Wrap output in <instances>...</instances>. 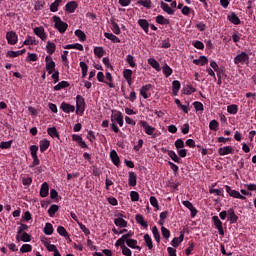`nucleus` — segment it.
<instances>
[{"instance_id": "1", "label": "nucleus", "mask_w": 256, "mask_h": 256, "mask_svg": "<svg viewBox=\"0 0 256 256\" xmlns=\"http://www.w3.org/2000/svg\"><path fill=\"white\" fill-rule=\"evenodd\" d=\"M53 21H54V27L55 29H57V31H59V33H65V31H67V27H69V25L65 22H63V20H61V17L59 16H53Z\"/></svg>"}, {"instance_id": "2", "label": "nucleus", "mask_w": 256, "mask_h": 256, "mask_svg": "<svg viewBox=\"0 0 256 256\" xmlns=\"http://www.w3.org/2000/svg\"><path fill=\"white\" fill-rule=\"evenodd\" d=\"M249 54L247 52H241L234 58V65H249Z\"/></svg>"}, {"instance_id": "3", "label": "nucleus", "mask_w": 256, "mask_h": 256, "mask_svg": "<svg viewBox=\"0 0 256 256\" xmlns=\"http://www.w3.org/2000/svg\"><path fill=\"white\" fill-rule=\"evenodd\" d=\"M110 119H111V123H117L119 127H123L124 121H123V113H121V111L112 110Z\"/></svg>"}, {"instance_id": "4", "label": "nucleus", "mask_w": 256, "mask_h": 256, "mask_svg": "<svg viewBox=\"0 0 256 256\" xmlns=\"http://www.w3.org/2000/svg\"><path fill=\"white\" fill-rule=\"evenodd\" d=\"M85 112V98L81 95L76 96V113L77 115H83Z\"/></svg>"}, {"instance_id": "5", "label": "nucleus", "mask_w": 256, "mask_h": 256, "mask_svg": "<svg viewBox=\"0 0 256 256\" xmlns=\"http://www.w3.org/2000/svg\"><path fill=\"white\" fill-rule=\"evenodd\" d=\"M139 125H141V127H143L146 135H150V137H152V139H155V137H156L155 127H152L151 125H149V123H147V121H145V120H140Z\"/></svg>"}, {"instance_id": "6", "label": "nucleus", "mask_w": 256, "mask_h": 256, "mask_svg": "<svg viewBox=\"0 0 256 256\" xmlns=\"http://www.w3.org/2000/svg\"><path fill=\"white\" fill-rule=\"evenodd\" d=\"M226 192L228 193V195L230 197H233V199H241V201H245V199H247V197H245L243 194H241L239 191L237 190H233L231 188V186L226 185L225 186Z\"/></svg>"}, {"instance_id": "7", "label": "nucleus", "mask_w": 256, "mask_h": 256, "mask_svg": "<svg viewBox=\"0 0 256 256\" xmlns=\"http://www.w3.org/2000/svg\"><path fill=\"white\" fill-rule=\"evenodd\" d=\"M45 63H46V71H48V75H52V73H55V61H53V57L51 55L45 57Z\"/></svg>"}, {"instance_id": "8", "label": "nucleus", "mask_w": 256, "mask_h": 256, "mask_svg": "<svg viewBox=\"0 0 256 256\" xmlns=\"http://www.w3.org/2000/svg\"><path fill=\"white\" fill-rule=\"evenodd\" d=\"M212 221L214 223L215 228L218 230L219 235L223 237L225 235V230H223V222H221L219 216H213Z\"/></svg>"}, {"instance_id": "9", "label": "nucleus", "mask_w": 256, "mask_h": 256, "mask_svg": "<svg viewBox=\"0 0 256 256\" xmlns=\"http://www.w3.org/2000/svg\"><path fill=\"white\" fill-rule=\"evenodd\" d=\"M235 153V149L233 146H224L218 149V155L224 157V155H233Z\"/></svg>"}, {"instance_id": "10", "label": "nucleus", "mask_w": 256, "mask_h": 256, "mask_svg": "<svg viewBox=\"0 0 256 256\" xmlns=\"http://www.w3.org/2000/svg\"><path fill=\"white\" fill-rule=\"evenodd\" d=\"M34 34H36L42 41H47V33H45V28H43V26L34 28Z\"/></svg>"}, {"instance_id": "11", "label": "nucleus", "mask_w": 256, "mask_h": 256, "mask_svg": "<svg viewBox=\"0 0 256 256\" xmlns=\"http://www.w3.org/2000/svg\"><path fill=\"white\" fill-rule=\"evenodd\" d=\"M182 205L186 207V209H189L191 213V217H195L197 215V208L193 206V203H191L189 200L182 201Z\"/></svg>"}, {"instance_id": "12", "label": "nucleus", "mask_w": 256, "mask_h": 256, "mask_svg": "<svg viewBox=\"0 0 256 256\" xmlns=\"http://www.w3.org/2000/svg\"><path fill=\"white\" fill-rule=\"evenodd\" d=\"M114 224L116 227H120V229H125V227H127V221L123 219V214L117 215V218L114 220Z\"/></svg>"}, {"instance_id": "13", "label": "nucleus", "mask_w": 256, "mask_h": 256, "mask_svg": "<svg viewBox=\"0 0 256 256\" xmlns=\"http://www.w3.org/2000/svg\"><path fill=\"white\" fill-rule=\"evenodd\" d=\"M6 39L9 45H16L18 40L17 33L13 31L7 32Z\"/></svg>"}, {"instance_id": "14", "label": "nucleus", "mask_w": 256, "mask_h": 256, "mask_svg": "<svg viewBox=\"0 0 256 256\" xmlns=\"http://www.w3.org/2000/svg\"><path fill=\"white\" fill-rule=\"evenodd\" d=\"M123 77L126 79V83L128 85H133V70L131 69H124Z\"/></svg>"}, {"instance_id": "15", "label": "nucleus", "mask_w": 256, "mask_h": 256, "mask_svg": "<svg viewBox=\"0 0 256 256\" xmlns=\"http://www.w3.org/2000/svg\"><path fill=\"white\" fill-rule=\"evenodd\" d=\"M16 241H23V243H30L31 241V235H29L27 232L18 233L16 235Z\"/></svg>"}, {"instance_id": "16", "label": "nucleus", "mask_w": 256, "mask_h": 256, "mask_svg": "<svg viewBox=\"0 0 256 256\" xmlns=\"http://www.w3.org/2000/svg\"><path fill=\"white\" fill-rule=\"evenodd\" d=\"M77 7H79V4L77 1H70L65 6L66 13H75Z\"/></svg>"}, {"instance_id": "17", "label": "nucleus", "mask_w": 256, "mask_h": 256, "mask_svg": "<svg viewBox=\"0 0 256 256\" xmlns=\"http://www.w3.org/2000/svg\"><path fill=\"white\" fill-rule=\"evenodd\" d=\"M228 21H230V23H232L233 25H241V19H239V16H237V14L235 12H231L228 16H227Z\"/></svg>"}, {"instance_id": "18", "label": "nucleus", "mask_w": 256, "mask_h": 256, "mask_svg": "<svg viewBox=\"0 0 256 256\" xmlns=\"http://www.w3.org/2000/svg\"><path fill=\"white\" fill-rule=\"evenodd\" d=\"M61 109L64 113H75V106L66 102H62Z\"/></svg>"}, {"instance_id": "19", "label": "nucleus", "mask_w": 256, "mask_h": 256, "mask_svg": "<svg viewBox=\"0 0 256 256\" xmlns=\"http://www.w3.org/2000/svg\"><path fill=\"white\" fill-rule=\"evenodd\" d=\"M127 247H130V249H137L138 251H141V246L138 245V242L136 239L130 238L129 240H126Z\"/></svg>"}, {"instance_id": "20", "label": "nucleus", "mask_w": 256, "mask_h": 256, "mask_svg": "<svg viewBox=\"0 0 256 256\" xmlns=\"http://www.w3.org/2000/svg\"><path fill=\"white\" fill-rule=\"evenodd\" d=\"M138 25L139 27H141V29H143V31L148 34L149 33V21H147V19H139L138 20Z\"/></svg>"}, {"instance_id": "21", "label": "nucleus", "mask_w": 256, "mask_h": 256, "mask_svg": "<svg viewBox=\"0 0 256 256\" xmlns=\"http://www.w3.org/2000/svg\"><path fill=\"white\" fill-rule=\"evenodd\" d=\"M128 175L129 187H135V185H137V174H135V172H129Z\"/></svg>"}, {"instance_id": "22", "label": "nucleus", "mask_w": 256, "mask_h": 256, "mask_svg": "<svg viewBox=\"0 0 256 256\" xmlns=\"http://www.w3.org/2000/svg\"><path fill=\"white\" fill-rule=\"evenodd\" d=\"M239 217L235 215V210L233 208H230L228 210V221L231 225H233L236 221H238Z\"/></svg>"}, {"instance_id": "23", "label": "nucleus", "mask_w": 256, "mask_h": 256, "mask_svg": "<svg viewBox=\"0 0 256 256\" xmlns=\"http://www.w3.org/2000/svg\"><path fill=\"white\" fill-rule=\"evenodd\" d=\"M151 90V84L143 85L140 88V95L143 97V99H149V95L147 94V91Z\"/></svg>"}, {"instance_id": "24", "label": "nucleus", "mask_w": 256, "mask_h": 256, "mask_svg": "<svg viewBox=\"0 0 256 256\" xmlns=\"http://www.w3.org/2000/svg\"><path fill=\"white\" fill-rule=\"evenodd\" d=\"M110 158L112 163H114V165H116V167H119L121 161L119 160V155L117 154V152L115 150H112L110 152Z\"/></svg>"}, {"instance_id": "25", "label": "nucleus", "mask_w": 256, "mask_h": 256, "mask_svg": "<svg viewBox=\"0 0 256 256\" xmlns=\"http://www.w3.org/2000/svg\"><path fill=\"white\" fill-rule=\"evenodd\" d=\"M49 195V184L47 182L42 183L40 188V197H47Z\"/></svg>"}, {"instance_id": "26", "label": "nucleus", "mask_w": 256, "mask_h": 256, "mask_svg": "<svg viewBox=\"0 0 256 256\" xmlns=\"http://www.w3.org/2000/svg\"><path fill=\"white\" fill-rule=\"evenodd\" d=\"M136 223H138V225H141V227H144L145 229L149 227V224L147 223V221H145V218H143V215L141 214L136 215Z\"/></svg>"}, {"instance_id": "27", "label": "nucleus", "mask_w": 256, "mask_h": 256, "mask_svg": "<svg viewBox=\"0 0 256 256\" xmlns=\"http://www.w3.org/2000/svg\"><path fill=\"white\" fill-rule=\"evenodd\" d=\"M148 64L152 67V69H155V71H161V65L155 58H149L148 59Z\"/></svg>"}, {"instance_id": "28", "label": "nucleus", "mask_w": 256, "mask_h": 256, "mask_svg": "<svg viewBox=\"0 0 256 256\" xmlns=\"http://www.w3.org/2000/svg\"><path fill=\"white\" fill-rule=\"evenodd\" d=\"M180 89H181V82H179L178 80H174L172 82V93L175 97L176 95H178Z\"/></svg>"}, {"instance_id": "29", "label": "nucleus", "mask_w": 256, "mask_h": 256, "mask_svg": "<svg viewBox=\"0 0 256 256\" xmlns=\"http://www.w3.org/2000/svg\"><path fill=\"white\" fill-rule=\"evenodd\" d=\"M51 145V142H49V140L47 139H43L40 141V151L41 153H45V151H47L49 149Z\"/></svg>"}, {"instance_id": "30", "label": "nucleus", "mask_w": 256, "mask_h": 256, "mask_svg": "<svg viewBox=\"0 0 256 256\" xmlns=\"http://www.w3.org/2000/svg\"><path fill=\"white\" fill-rule=\"evenodd\" d=\"M183 239H185V234L181 233L179 237H175L172 240V247H179L181 243H183Z\"/></svg>"}, {"instance_id": "31", "label": "nucleus", "mask_w": 256, "mask_h": 256, "mask_svg": "<svg viewBox=\"0 0 256 256\" xmlns=\"http://www.w3.org/2000/svg\"><path fill=\"white\" fill-rule=\"evenodd\" d=\"M104 37H106V39H109L110 41H112V43H121V39H119V37H117L113 33L105 32Z\"/></svg>"}, {"instance_id": "32", "label": "nucleus", "mask_w": 256, "mask_h": 256, "mask_svg": "<svg viewBox=\"0 0 256 256\" xmlns=\"http://www.w3.org/2000/svg\"><path fill=\"white\" fill-rule=\"evenodd\" d=\"M69 87V82L68 81H61L57 85L54 86L53 90L54 91H61V89H67Z\"/></svg>"}, {"instance_id": "33", "label": "nucleus", "mask_w": 256, "mask_h": 256, "mask_svg": "<svg viewBox=\"0 0 256 256\" xmlns=\"http://www.w3.org/2000/svg\"><path fill=\"white\" fill-rule=\"evenodd\" d=\"M194 65H207L209 60L205 56H200L198 59L193 60Z\"/></svg>"}, {"instance_id": "34", "label": "nucleus", "mask_w": 256, "mask_h": 256, "mask_svg": "<svg viewBox=\"0 0 256 256\" xmlns=\"http://www.w3.org/2000/svg\"><path fill=\"white\" fill-rule=\"evenodd\" d=\"M55 49H57V46L55 43L48 41L46 45V51L49 55H53L55 53Z\"/></svg>"}, {"instance_id": "35", "label": "nucleus", "mask_w": 256, "mask_h": 256, "mask_svg": "<svg viewBox=\"0 0 256 256\" xmlns=\"http://www.w3.org/2000/svg\"><path fill=\"white\" fill-rule=\"evenodd\" d=\"M161 9H163L165 11V13H167L168 15H173L175 13V10L172 9L171 7H169V4L165 3V2H161L160 4Z\"/></svg>"}, {"instance_id": "36", "label": "nucleus", "mask_w": 256, "mask_h": 256, "mask_svg": "<svg viewBox=\"0 0 256 256\" xmlns=\"http://www.w3.org/2000/svg\"><path fill=\"white\" fill-rule=\"evenodd\" d=\"M57 233H58V235H60L61 237H64L65 239H69V232H67V229H65V227H63V226H58V228H57Z\"/></svg>"}, {"instance_id": "37", "label": "nucleus", "mask_w": 256, "mask_h": 256, "mask_svg": "<svg viewBox=\"0 0 256 256\" xmlns=\"http://www.w3.org/2000/svg\"><path fill=\"white\" fill-rule=\"evenodd\" d=\"M63 2V0H55L51 5H50V11L52 13H57V11H59V5H61V3Z\"/></svg>"}, {"instance_id": "38", "label": "nucleus", "mask_w": 256, "mask_h": 256, "mask_svg": "<svg viewBox=\"0 0 256 256\" xmlns=\"http://www.w3.org/2000/svg\"><path fill=\"white\" fill-rule=\"evenodd\" d=\"M24 45H39V40L33 36H28L23 43Z\"/></svg>"}, {"instance_id": "39", "label": "nucleus", "mask_w": 256, "mask_h": 256, "mask_svg": "<svg viewBox=\"0 0 256 256\" xmlns=\"http://www.w3.org/2000/svg\"><path fill=\"white\" fill-rule=\"evenodd\" d=\"M47 133L50 137H52V139H59V132H57V128L55 127H51V128H47Z\"/></svg>"}, {"instance_id": "40", "label": "nucleus", "mask_w": 256, "mask_h": 256, "mask_svg": "<svg viewBox=\"0 0 256 256\" xmlns=\"http://www.w3.org/2000/svg\"><path fill=\"white\" fill-rule=\"evenodd\" d=\"M152 235L157 243H161V234L159 233L157 226L152 227Z\"/></svg>"}, {"instance_id": "41", "label": "nucleus", "mask_w": 256, "mask_h": 256, "mask_svg": "<svg viewBox=\"0 0 256 256\" xmlns=\"http://www.w3.org/2000/svg\"><path fill=\"white\" fill-rule=\"evenodd\" d=\"M144 241L146 243V247L151 251L153 249V239L149 234L144 235Z\"/></svg>"}, {"instance_id": "42", "label": "nucleus", "mask_w": 256, "mask_h": 256, "mask_svg": "<svg viewBox=\"0 0 256 256\" xmlns=\"http://www.w3.org/2000/svg\"><path fill=\"white\" fill-rule=\"evenodd\" d=\"M162 71L165 77H171V75H173V69H171L167 63L163 65Z\"/></svg>"}, {"instance_id": "43", "label": "nucleus", "mask_w": 256, "mask_h": 256, "mask_svg": "<svg viewBox=\"0 0 256 256\" xmlns=\"http://www.w3.org/2000/svg\"><path fill=\"white\" fill-rule=\"evenodd\" d=\"M138 5H142L145 9H151L153 7V2L151 0H139L137 1Z\"/></svg>"}, {"instance_id": "44", "label": "nucleus", "mask_w": 256, "mask_h": 256, "mask_svg": "<svg viewBox=\"0 0 256 256\" xmlns=\"http://www.w3.org/2000/svg\"><path fill=\"white\" fill-rule=\"evenodd\" d=\"M106 85L110 87V89H113L115 87V84H113V76L111 75V72L106 73Z\"/></svg>"}, {"instance_id": "45", "label": "nucleus", "mask_w": 256, "mask_h": 256, "mask_svg": "<svg viewBox=\"0 0 256 256\" xmlns=\"http://www.w3.org/2000/svg\"><path fill=\"white\" fill-rule=\"evenodd\" d=\"M156 23L159 25H169L170 21L167 18H164L163 15H158L156 17Z\"/></svg>"}, {"instance_id": "46", "label": "nucleus", "mask_w": 256, "mask_h": 256, "mask_svg": "<svg viewBox=\"0 0 256 256\" xmlns=\"http://www.w3.org/2000/svg\"><path fill=\"white\" fill-rule=\"evenodd\" d=\"M64 49H76L77 51H83V46L80 43L68 44L64 46Z\"/></svg>"}, {"instance_id": "47", "label": "nucleus", "mask_w": 256, "mask_h": 256, "mask_svg": "<svg viewBox=\"0 0 256 256\" xmlns=\"http://www.w3.org/2000/svg\"><path fill=\"white\" fill-rule=\"evenodd\" d=\"M59 211V206L53 204L48 209V215L49 217H55V214Z\"/></svg>"}, {"instance_id": "48", "label": "nucleus", "mask_w": 256, "mask_h": 256, "mask_svg": "<svg viewBox=\"0 0 256 256\" xmlns=\"http://www.w3.org/2000/svg\"><path fill=\"white\" fill-rule=\"evenodd\" d=\"M126 62L132 68L137 67V63H135V57H133V55H131V54H128L126 56Z\"/></svg>"}, {"instance_id": "49", "label": "nucleus", "mask_w": 256, "mask_h": 256, "mask_svg": "<svg viewBox=\"0 0 256 256\" xmlns=\"http://www.w3.org/2000/svg\"><path fill=\"white\" fill-rule=\"evenodd\" d=\"M168 155L172 159V161H174L175 163H181V158H179V156L177 155V153H175V151L173 150L168 151Z\"/></svg>"}, {"instance_id": "50", "label": "nucleus", "mask_w": 256, "mask_h": 256, "mask_svg": "<svg viewBox=\"0 0 256 256\" xmlns=\"http://www.w3.org/2000/svg\"><path fill=\"white\" fill-rule=\"evenodd\" d=\"M33 251V246L31 244H23L20 248V253H31Z\"/></svg>"}, {"instance_id": "51", "label": "nucleus", "mask_w": 256, "mask_h": 256, "mask_svg": "<svg viewBox=\"0 0 256 256\" xmlns=\"http://www.w3.org/2000/svg\"><path fill=\"white\" fill-rule=\"evenodd\" d=\"M94 55H96V57L101 59V57H103L105 55V50L103 49V47H95Z\"/></svg>"}, {"instance_id": "52", "label": "nucleus", "mask_w": 256, "mask_h": 256, "mask_svg": "<svg viewBox=\"0 0 256 256\" xmlns=\"http://www.w3.org/2000/svg\"><path fill=\"white\" fill-rule=\"evenodd\" d=\"M210 131H219V122L217 120H211L209 123Z\"/></svg>"}, {"instance_id": "53", "label": "nucleus", "mask_w": 256, "mask_h": 256, "mask_svg": "<svg viewBox=\"0 0 256 256\" xmlns=\"http://www.w3.org/2000/svg\"><path fill=\"white\" fill-rule=\"evenodd\" d=\"M197 91L192 85H188L183 89L184 95H193Z\"/></svg>"}, {"instance_id": "54", "label": "nucleus", "mask_w": 256, "mask_h": 256, "mask_svg": "<svg viewBox=\"0 0 256 256\" xmlns=\"http://www.w3.org/2000/svg\"><path fill=\"white\" fill-rule=\"evenodd\" d=\"M44 234L45 235H53V224H51V223L45 224Z\"/></svg>"}, {"instance_id": "55", "label": "nucleus", "mask_w": 256, "mask_h": 256, "mask_svg": "<svg viewBox=\"0 0 256 256\" xmlns=\"http://www.w3.org/2000/svg\"><path fill=\"white\" fill-rule=\"evenodd\" d=\"M75 35L76 37H78V39H80V41H85L87 39V35H85V32H83V30H76Z\"/></svg>"}, {"instance_id": "56", "label": "nucleus", "mask_w": 256, "mask_h": 256, "mask_svg": "<svg viewBox=\"0 0 256 256\" xmlns=\"http://www.w3.org/2000/svg\"><path fill=\"white\" fill-rule=\"evenodd\" d=\"M237 111H238L237 105L232 104L227 106V112L230 113V115H237Z\"/></svg>"}, {"instance_id": "57", "label": "nucleus", "mask_w": 256, "mask_h": 256, "mask_svg": "<svg viewBox=\"0 0 256 256\" xmlns=\"http://www.w3.org/2000/svg\"><path fill=\"white\" fill-rule=\"evenodd\" d=\"M125 243H127V240L122 236L115 242V247H121V249H123V247H125Z\"/></svg>"}, {"instance_id": "58", "label": "nucleus", "mask_w": 256, "mask_h": 256, "mask_svg": "<svg viewBox=\"0 0 256 256\" xmlns=\"http://www.w3.org/2000/svg\"><path fill=\"white\" fill-rule=\"evenodd\" d=\"M112 31L115 35H121V28L117 22H112Z\"/></svg>"}, {"instance_id": "59", "label": "nucleus", "mask_w": 256, "mask_h": 256, "mask_svg": "<svg viewBox=\"0 0 256 256\" xmlns=\"http://www.w3.org/2000/svg\"><path fill=\"white\" fill-rule=\"evenodd\" d=\"M150 204L152 205V207H154V209H157V211H159V201H157V198L155 196L150 197Z\"/></svg>"}, {"instance_id": "60", "label": "nucleus", "mask_w": 256, "mask_h": 256, "mask_svg": "<svg viewBox=\"0 0 256 256\" xmlns=\"http://www.w3.org/2000/svg\"><path fill=\"white\" fill-rule=\"evenodd\" d=\"M78 225L81 231L84 233V235H91V231L89 230V228H87V226H85V224L78 222Z\"/></svg>"}, {"instance_id": "61", "label": "nucleus", "mask_w": 256, "mask_h": 256, "mask_svg": "<svg viewBox=\"0 0 256 256\" xmlns=\"http://www.w3.org/2000/svg\"><path fill=\"white\" fill-rule=\"evenodd\" d=\"M161 231H162V236L164 237V239H169V237H171V231H169V229L165 228V226L161 227Z\"/></svg>"}, {"instance_id": "62", "label": "nucleus", "mask_w": 256, "mask_h": 256, "mask_svg": "<svg viewBox=\"0 0 256 256\" xmlns=\"http://www.w3.org/2000/svg\"><path fill=\"white\" fill-rule=\"evenodd\" d=\"M193 107H194L195 111H201V112L204 111L203 103H201L199 101L194 102Z\"/></svg>"}, {"instance_id": "63", "label": "nucleus", "mask_w": 256, "mask_h": 256, "mask_svg": "<svg viewBox=\"0 0 256 256\" xmlns=\"http://www.w3.org/2000/svg\"><path fill=\"white\" fill-rule=\"evenodd\" d=\"M11 145H13V141L1 142L0 149H11Z\"/></svg>"}, {"instance_id": "64", "label": "nucleus", "mask_w": 256, "mask_h": 256, "mask_svg": "<svg viewBox=\"0 0 256 256\" xmlns=\"http://www.w3.org/2000/svg\"><path fill=\"white\" fill-rule=\"evenodd\" d=\"M130 199H131V201H133V202L139 201V192H137V191H131V192H130Z\"/></svg>"}]
</instances>
